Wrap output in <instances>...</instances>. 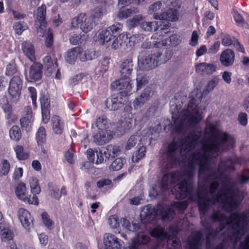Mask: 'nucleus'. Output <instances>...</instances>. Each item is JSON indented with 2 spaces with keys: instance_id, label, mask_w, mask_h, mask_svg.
Returning a JSON list of instances; mask_svg holds the SVG:
<instances>
[{
  "instance_id": "f257e3e1",
  "label": "nucleus",
  "mask_w": 249,
  "mask_h": 249,
  "mask_svg": "<svg viewBox=\"0 0 249 249\" xmlns=\"http://www.w3.org/2000/svg\"><path fill=\"white\" fill-rule=\"evenodd\" d=\"M210 219L213 222H219V231H223L228 224H232L236 226L235 232L234 234L236 235H243L245 232L246 226L245 223L247 224V216L244 213H234L227 217L224 213L219 212L213 213L210 216Z\"/></svg>"
},
{
  "instance_id": "f03ea898",
  "label": "nucleus",
  "mask_w": 249,
  "mask_h": 249,
  "mask_svg": "<svg viewBox=\"0 0 249 249\" xmlns=\"http://www.w3.org/2000/svg\"><path fill=\"white\" fill-rule=\"evenodd\" d=\"M200 138V132L196 133L191 131L183 139H178V140L173 139L167 146L165 153L167 159L171 161H176L178 150H183L185 151L195 147L198 143Z\"/></svg>"
},
{
  "instance_id": "7ed1b4c3",
  "label": "nucleus",
  "mask_w": 249,
  "mask_h": 249,
  "mask_svg": "<svg viewBox=\"0 0 249 249\" xmlns=\"http://www.w3.org/2000/svg\"><path fill=\"white\" fill-rule=\"evenodd\" d=\"M209 129L211 136L207 144L204 146V151L218 153L226 143H234L233 138L226 132H220L214 124H210Z\"/></svg>"
},
{
  "instance_id": "20e7f679",
  "label": "nucleus",
  "mask_w": 249,
  "mask_h": 249,
  "mask_svg": "<svg viewBox=\"0 0 249 249\" xmlns=\"http://www.w3.org/2000/svg\"><path fill=\"white\" fill-rule=\"evenodd\" d=\"M216 197L221 200L222 209L228 211L233 210L242 201L238 191H235L233 185L229 184L226 185L221 191H219Z\"/></svg>"
},
{
  "instance_id": "39448f33",
  "label": "nucleus",
  "mask_w": 249,
  "mask_h": 249,
  "mask_svg": "<svg viewBox=\"0 0 249 249\" xmlns=\"http://www.w3.org/2000/svg\"><path fill=\"white\" fill-rule=\"evenodd\" d=\"M183 175L187 178H184L177 184L178 190L175 192L176 198L178 200L185 199L189 196H191L194 189L192 182L194 171L192 169L186 170L184 171Z\"/></svg>"
},
{
  "instance_id": "423d86ee",
  "label": "nucleus",
  "mask_w": 249,
  "mask_h": 249,
  "mask_svg": "<svg viewBox=\"0 0 249 249\" xmlns=\"http://www.w3.org/2000/svg\"><path fill=\"white\" fill-rule=\"evenodd\" d=\"M123 25L119 22H116L112 26L102 31L99 34V38L103 44L110 42L112 49H116L119 47L118 37L122 31Z\"/></svg>"
},
{
  "instance_id": "0eeeda50",
  "label": "nucleus",
  "mask_w": 249,
  "mask_h": 249,
  "mask_svg": "<svg viewBox=\"0 0 249 249\" xmlns=\"http://www.w3.org/2000/svg\"><path fill=\"white\" fill-rule=\"evenodd\" d=\"M162 55L160 50L153 53L143 55L142 53L138 56V65L143 71H149L155 68L159 65L160 58Z\"/></svg>"
},
{
  "instance_id": "6e6552de",
  "label": "nucleus",
  "mask_w": 249,
  "mask_h": 249,
  "mask_svg": "<svg viewBox=\"0 0 249 249\" xmlns=\"http://www.w3.org/2000/svg\"><path fill=\"white\" fill-rule=\"evenodd\" d=\"M96 160L95 163L99 164L106 162L111 158H114L121 153V149L119 146L117 145L109 144L106 147L98 148L96 150Z\"/></svg>"
},
{
  "instance_id": "1a4fd4ad",
  "label": "nucleus",
  "mask_w": 249,
  "mask_h": 249,
  "mask_svg": "<svg viewBox=\"0 0 249 249\" xmlns=\"http://www.w3.org/2000/svg\"><path fill=\"white\" fill-rule=\"evenodd\" d=\"M23 87L22 76L15 75L10 80L8 92L11 101L17 103L19 100Z\"/></svg>"
},
{
  "instance_id": "9d476101",
  "label": "nucleus",
  "mask_w": 249,
  "mask_h": 249,
  "mask_svg": "<svg viewBox=\"0 0 249 249\" xmlns=\"http://www.w3.org/2000/svg\"><path fill=\"white\" fill-rule=\"evenodd\" d=\"M96 21L91 17H87L84 13H80L73 18L71 22V26L74 28L80 27L84 33L90 31L95 26Z\"/></svg>"
},
{
  "instance_id": "9b49d317",
  "label": "nucleus",
  "mask_w": 249,
  "mask_h": 249,
  "mask_svg": "<svg viewBox=\"0 0 249 249\" xmlns=\"http://www.w3.org/2000/svg\"><path fill=\"white\" fill-rule=\"evenodd\" d=\"M15 194L17 197L26 204L38 205L39 204L37 196L31 197V195H27L26 184L23 182L18 183L15 188Z\"/></svg>"
},
{
  "instance_id": "f8f14e48",
  "label": "nucleus",
  "mask_w": 249,
  "mask_h": 249,
  "mask_svg": "<svg viewBox=\"0 0 249 249\" xmlns=\"http://www.w3.org/2000/svg\"><path fill=\"white\" fill-rule=\"evenodd\" d=\"M130 81L127 80L120 79L118 80L113 81L111 84V88L112 89L117 90H122L120 91L116 95L122 97L124 99L126 98V97L130 94L132 90V86ZM120 98V97H119Z\"/></svg>"
},
{
  "instance_id": "ddd939ff",
  "label": "nucleus",
  "mask_w": 249,
  "mask_h": 249,
  "mask_svg": "<svg viewBox=\"0 0 249 249\" xmlns=\"http://www.w3.org/2000/svg\"><path fill=\"white\" fill-rule=\"evenodd\" d=\"M78 58L83 62L90 59L89 55L86 52H83L82 48L79 46L68 51L65 56L66 61L71 64H74Z\"/></svg>"
},
{
  "instance_id": "4468645a",
  "label": "nucleus",
  "mask_w": 249,
  "mask_h": 249,
  "mask_svg": "<svg viewBox=\"0 0 249 249\" xmlns=\"http://www.w3.org/2000/svg\"><path fill=\"white\" fill-rule=\"evenodd\" d=\"M46 7L45 4H42L38 7L36 13L35 14L36 19L35 26L37 28V32H41L43 35L45 34L47 22L46 20Z\"/></svg>"
},
{
  "instance_id": "2eb2a0df",
  "label": "nucleus",
  "mask_w": 249,
  "mask_h": 249,
  "mask_svg": "<svg viewBox=\"0 0 249 249\" xmlns=\"http://www.w3.org/2000/svg\"><path fill=\"white\" fill-rule=\"evenodd\" d=\"M202 193L198 191L197 193V206L199 214L203 216L205 215L208 212L210 208V205L211 202L213 204L218 200L215 197L212 198H207L203 197Z\"/></svg>"
},
{
  "instance_id": "dca6fc26",
  "label": "nucleus",
  "mask_w": 249,
  "mask_h": 249,
  "mask_svg": "<svg viewBox=\"0 0 249 249\" xmlns=\"http://www.w3.org/2000/svg\"><path fill=\"white\" fill-rule=\"evenodd\" d=\"M191 98L189 101L187 106L185 108L181 110L180 113V119L182 121H185L191 116L192 112L194 111L197 108L198 105H196L197 100V94L192 92L190 95Z\"/></svg>"
},
{
  "instance_id": "f3484780",
  "label": "nucleus",
  "mask_w": 249,
  "mask_h": 249,
  "mask_svg": "<svg viewBox=\"0 0 249 249\" xmlns=\"http://www.w3.org/2000/svg\"><path fill=\"white\" fill-rule=\"evenodd\" d=\"M0 106L5 114V118L8 124H14L18 120L17 116L13 113L12 106L9 103L7 98L3 96L0 99Z\"/></svg>"
},
{
  "instance_id": "a211bd4d",
  "label": "nucleus",
  "mask_w": 249,
  "mask_h": 249,
  "mask_svg": "<svg viewBox=\"0 0 249 249\" xmlns=\"http://www.w3.org/2000/svg\"><path fill=\"white\" fill-rule=\"evenodd\" d=\"M113 132L111 130H98L92 135L93 141L97 145H103L113 138Z\"/></svg>"
},
{
  "instance_id": "6ab92c4d",
  "label": "nucleus",
  "mask_w": 249,
  "mask_h": 249,
  "mask_svg": "<svg viewBox=\"0 0 249 249\" xmlns=\"http://www.w3.org/2000/svg\"><path fill=\"white\" fill-rule=\"evenodd\" d=\"M104 243L106 249H122L124 244V242L121 239L111 233L106 234Z\"/></svg>"
},
{
  "instance_id": "aec40b11",
  "label": "nucleus",
  "mask_w": 249,
  "mask_h": 249,
  "mask_svg": "<svg viewBox=\"0 0 249 249\" xmlns=\"http://www.w3.org/2000/svg\"><path fill=\"white\" fill-rule=\"evenodd\" d=\"M18 214L22 226L29 231L33 225V218L30 213L27 210L21 208L18 210Z\"/></svg>"
},
{
  "instance_id": "412c9836",
  "label": "nucleus",
  "mask_w": 249,
  "mask_h": 249,
  "mask_svg": "<svg viewBox=\"0 0 249 249\" xmlns=\"http://www.w3.org/2000/svg\"><path fill=\"white\" fill-rule=\"evenodd\" d=\"M24 115L20 120L21 127L26 131H30L32 128L33 111L31 107H25L24 109Z\"/></svg>"
},
{
  "instance_id": "4be33fe9",
  "label": "nucleus",
  "mask_w": 249,
  "mask_h": 249,
  "mask_svg": "<svg viewBox=\"0 0 249 249\" xmlns=\"http://www.w3.org/2000/svg\"><path fill=\"white\" fill-rule=\"evenodd\" d=\"M133 70V62L132 58L124 59L120 66L121 78L130 81V76Z\"/></svg>"
},
{
  "instance_id": "5701e85b",
  "label": "nucleus",
  "mask_w": 249,
  "mask_h": 249,
  "mask_svg": "<svg viewBox=\"0 0 249 249\" xmlns=\"http://www.w3.org/2000/svg\"><path fill=\"white\" fill-rule=\"evenodd\" d=\"M154 91L152 88L149 87L144 89L140 96L136 98L133 102V106L135 108L141 107L144 103L149 100L154 94Z\"/></svg>"
},
{
  "instance_id": "b1692460",
  "label": "nucleus",
  "mask_w": 249,
  "mask_h": 249,
  "mask_svg": "<svg viewBox=\"0 0 249 249\" xmlns=\"http://www.w3.org/2000/svg\"><path fill=\"white\" fill-rule=\"evenodd\" d=\"M208 156L205 153L201 154L200 153L194 154L192 155V160H198L199 165V174H204L207 171L210 170V167L207 162Z\"/></svg>"
},
{
  "instance_id": "393cba45",
  "label": "nucleus",
  "mask_w": 249,
  "mask_h": 249,
  "mask_svg": "<svg viewBox=\"0 0 249 249\" xmlns=\"http://www.w3.org/2000/svg\"><path fill=\"white\" fill-rule=\"evenodd\" d=\"M119 96L114 94L111 96V98H107L106 101L107 107L110 110H116L121 107L126 102L125 99L120 97Z\"/></svg>"
},
{
  "instance_id": "a878e982",
  "label": "nucleus",
  "mask_w": 249,
  "mask_h": 249,
  "mask_svg": "<svg viewBox=\"0 0 249 249\" xmlns=\"http://www.w3.org/2000/svg\"><path fill=\"white\" fill-rule=\"evenodd\" d=\"M235 54L233 50L226 49L222 52L220 56L221 64L225 67L232 66L234 62Z\"/></svg>"
},
{
  "instance_id": "bb28decb",
  "label": "nucleus",
  "mask_w": 249,
  "mask_h": 249,
  "mask_svg": "<svg viewBox=\"0 0 249 249\" xmlns=\"http://www.w3.org/2000/svg\"><path fill=\"white\" fill-rule=\"evenodd\" d=\"M160 39H161V40L159 41H156L153 42L155 47L160 48L161 47L166 46L168 43V40H169L170 42L169 45L171 46H176L181 42V40L178 38V36L177 34L172 35L170 36L169 38H160Z\"/></svg>"
},
{
  "instance_id": "cd10ccee",
  "label": "nucleus",
  "mask_w": 249,
  "mask_h": 249,
  "mask_svg": "<svg viewBox=\"0 0 249 249\" xmlns=\"http://www.w3.org/2000/svg\"><path fill=\"white\" fill-rule=\"evenodd\" d=\"M43 65L40 63H34L30 67L29 78L30 82H37L41 79Z\"/></svg>"
},
{
  "instance_id": "c85d7f7f",
  "label": "nucleus",
  "mask_w": 249,
  "mask_h": 249,
  "mask_svg": "<svg viewBox=\"0 0 249 249\" xmlns=\"http://www.w3.org/2000/svg\"><path fill=\"white\" fill-rule=\"evenodd\" d=\"M160 20L157 21L158 24L157 25L156 28H154V31H158V32L154 35V37H158V39H159L160 36L161 38L164 37V36L163 35V33L167 34L168 32L167 30L171 26V23L169 22V21L164 18V19H159Z\"/></svg>"
},
{
  "instance_id": "c756f323",
  "label": "nucleus",
  "mask_w": 249,
  "mask_h": 249,
  "mask_svg": "<svg viewBox=\"0 0 249 249\" xmlns=\"http://www.w3.org/2000/svg\"><path fill=\"white\" fill-rule=\"evenodd\" d=\"M110 0H100V5L93 9L90 17L92 18V19L96 22L104 14L106 13L107 3L108 1Z\"/></svg>"
},
{
  "instance_id": "7c9ffc66",
  "label": "nucleus",
  "mask_w": 249,
  "mask_h": 249,
  "mask_svg": "<svg viewBox=\"0 0 249 249\" xmlns=\"http://www.w3.org/2000/svg\"><path fill=\"white\" fill-rule=\"evenodd\" d=\"M203 234L200 231H196L194 234L189 237L188 240L189 249H199L201 246V240Z\"/></svg>"
},
{
  "instance_id": "2f4dec72",
  "label": "nucleus",
  "mask_w": 249,
  "mask_h": 249,
  "mask_svg": "<svg viewBox=\"0 0 249 249\" xmlns=\"http://www.w3.org/2000/svg\"><path fill=\"white\" fill-rule=\"evenodd\" d=\"M196 71L200 74H211L216 71L213 64L202 62L195 65Z\"/></svg>"
},
{
  "instance_id": "473e14b6",
  "label": "nucleus",
  "mask_w": 249,
  "mask_h": 249,
  "mask_svg": "<svg viewBox=\"0 0 249 249\" xmlns=\"http://www.w3.org/2000/svg\"><path fill=\"white\" fill-rule=\"evenodd\" d=\"M46 130L44 127L40 126L36 134V140L38 146L40 147L41 150L42 152H45L44 146L46 142Z\"/></svg>"
},
{
  "instance_id": "72a5a7b5",
  "label": "nucleus",
  "mask_w": 249,
  "mask_h": 249,
  "mask_svg": "<svg viewBox=\"0 0 249 249\" xmlns=\"http://www.w3.org/2000/svg\"><path fill=\"white\" fill-rule=\"evenodd\" d=\"M21 48L24 54L32 62L36 60L35 51L34 45L29 41H24L21 44Z\"/></svg>"
},
{
  "instance_id": "f704fd0d",
  "label": "nucleus",
  "mask_w": 249,
  "mask_h": 249,
  "mask_svg": "<svg viewBox=\"0 0 249 249\" xmlns=\"http://www.w3.org/2000/svg\"><path fill=\"white\" fill-rule=\"evenodd\" d=\"M164 18L168 21H176L178 18V12L177 10L170 8L166 13H162L160 15L156 14L154 17L155 19H164Z\"/></svg>"
},
{
  "instance_id": "c9c22d12",
  "label": "nucleus",
  "mask_w": 249,
  "mask_h": 249,
  "mask_svg": "<svg viewBox=\"0 0 249 249\" xmlns=\"http://www.w3.org/2000/svg\"><path fill=\"white\" fill-rule=\"evenodd\" d=\"M151 237L163 241L169 237L168 233L165 231L164 227L158 225L150 231Z\"/></svg>"
},
{
  "instance_id": "e433bc0d",
  "label": "nucleus",
  "mask_w": 249,
  "mask_h": 249,
  "mask_svg": "<svg viewBox=\"0 0 249 249\" xmlns=\"http://www.w3.org/2000/svg\"><path fill=\"white\" fill-rule=\"evenodd\" d=\"M0 234L3 242L12 241L14 237L13 230L6 224L0 226Z\"/></svg>"
},
{
  "instance_id": "4c0bfd02",
  "label": "nucleus",
  "mask_w": 249,
  "mask_h": 249,
  "mask_svg": "<svg viewBox=\"0 0 249 249\" xmlns=\"http://www.w3.org/2000/svg\"><path fill=\"white\" fill-rule=\"evenodd\" d=\"M5 75L8 77L15 75L21 76L20 71L14 60L9 62L6 66Z\"/></svg>"
},
{
  "instance_id": "58836bf2",
  "label": "nucleus",
  "mask_w": 249,
  "mask_h": 249,
  "mask_svg": "<svg viewBox=\"0 0 249 249\" xmlns=\"http://www.w3.org/2000/svg\"><path fill=\"white\" fill-rule=\"evenodd\" d=\"M219 78L214 76L211 80L209 81L208 84L203 89V93L200 94L199 96L197 97L198 101H201V100L203 97V96L207 95L208 93L212 91L213 89L217 86L219 82Z\"/></svg>"
},
{
  "instance_id": "ea45409f",
  "label": "nucleus",
  "mask_w": 249,
  "mask_h": 249,
  "mask_svg": "<svg viewBox=\"0 0 249 249\" xmlns=\"http://www.w3.org/2000/svg\"><path fill=\"white\" fill-rule=\"evenodd\" d=\"M95 125L98 130H110V123L106 115H101L97 118Z\"/></svg>"
},
{
  "instance_id": "a19ab883",
  "label": "nucleus",
  "mask_w": 249,
  "mask_h": 249,
  "mask_svg": "<svg viewBox=\"0 0 249 249\" xmlns=\"http://www.w3.org/2000/svg\"><path fill=\"white\" fill-rule=\"evenodd\" d=\"M52 128L55 134L61 135L64 129V123L59 116H53L52 118Z\"/></svg>"
},
{
  "instance_id": "79ce46f5",
  "label": "nucleus",
  "mask_w": 249,
  "mask_h": 249,
  "mask_svg": "<svg viewBox=\"0 0 249 249\" xmlns=\"http://www.w3.org/2000/svg\"><path fill=\"white\" fill-rule=\"evenodd\" d=\"M43 63L45 70L49 74L52 73L55 69L58 67L57 60L54 62L50 55H47L44 58Z\"/></svg>"
},
{
  "instance_id": "37998d69",
  "label": "nucleus",
  "mask_w": 249,
  "mask_h": 249,
  "mask_svg": "<svg viewBox=\"0 0 249 249\" xmlns=\"http://www.w3.org/2000/svg\"><path fill=\"white\" fill-rule=\"evenodd\" d=\"M173 213V210L170 208L165 209L162 205H158V217L163 221L169 220L171 218V214Z\"/></svg>"
},
{
  "instance_id": "c03bdc74",
  "label": "nucleus",
  "mask_w": 249,
  "mask_h": 249,
  "mask_svg": "<svg viewBox=\"0 0 249 249\" xmlns=\"http://www.w3.org/2000/svg\"><path fill=\"white\" fill-rule=\"evenodd\" d=\"M178 173V171H176L171 173V175L170 174H166L164 175L161 178V180L160 184V189L163 190H166L168 189V183L170 177L173 179H178L179 177L177 175V174Z\"/></svg>"
},
{
  "instance_id": "a18cd8bd",
  "label": "nucleus",
  "mask_w": 249,
  "mask_h": 249,
  "mask_svg": "<svg viewBox=\"0 0 249 249\" xmlns=\"http://www.w3.org/2000/svg\"><path fill=\"white\" fill-rule=\"evenodd\" d=\"M132 113L124 114L123 119L122 120L121 126L124 132H127L132 126Z\"/></svg>"
},
{
  "instance_id": "49530a36",
  "label": "nucleus",
  "mask_w": 249,
  "mask_h": 249,
  "mask_svg": "<svg viewBox=\"0 0 249 249\" xmlns=\"http://www.w3.org/2000/svg\"><path fill=\"white\" fill-rule=\"evenodd\" d=\"M121 223L124 228L130 231L136 232L140 229L139 224H131L130 221L125 218L121 219Z\"/></svg>"
},
{
  "instance_id": "de8ad7c7",
  "label": "nucleus",
  "mask_w": 249,
  "mask_h": 249,
  "mask_svg": "<svg viewBox=\"0 0 249 249\" xmlns=\"http://www.w3.org/2000/svg\"><path fill=\"white\" fill-rule=\"evenodd\" d=\"M126 163L124 158H117L111 163L109 168L111 171H119L121 169Z\"/></svg>"
},
{
  "instance_id": "09e8293b",
  "label": "nucleus",
  "mask_w": 249,
  "mask_h": 249,
  "mask_svg": "<svg viewBox=\"0 0 249 249\" xmlns=\"http://www.w3.org/2000/svg\"><path fill=\"white\" fill-rule=\"evenodd\" d=\"M16 154L17 158L19 160H24L28 159L29 155L24 151V147L22 145H17L14 148Z\"/></svg>"
},
{
  "instance_id": "8fccbe9b",
  "label": "nucleus",
  "mask_w": 249,
  "mask_h": 249,
  "mask_svg": "<svg viewBox=\"0 0 249 249\" xmlns=\"http://www.w3.org/2000/svg\"><path fill=\"white\" fill-rule=\"evenodd\" d=\"M145 216L150 221H154L158 217V206L157 207L147 206Z\"/></svg>"
},
{
  "instance_id": "3c124183",
  "label": "nucleus",
  "mask_w": 249,
  "mask_h": 249,
  "mask_svg": "<svg viewBox=\"0 0 249 249\" xmlns=\"http://www.w3.org/2000/svg\"><path fill=\"white\" fill-rule=\"evenodd\" d=\"M10 138L16 142H18L21 138L22 134L21 130L18 125L13 126L9 131Z\"/></svg>"
},
{
  "instance_id": "603ef678",
  "label": "nucleus",
  "mask_w": 249,
  "mask_h": 249,
  "mask_svg": "<svg viewBox=\"0 0 249 249\" xmlns=\"http://www.w3.org/2000/svg\"><path fill=\"white\" fill-rule=\"evenodd\" d=\"M146 153V147L144 146H140V148L135 151L132 155V160L133 162H138L139 160L144 157Z\"/></svg>"
},
{
  "instance_id": "864d4df0",
  "label": "nucleus",
  "mask_w": 249,
  "mask_h": 249,
  "mask_svg": "<svg viewBox=\"0 0 249 249\" xmlns=\"http://www.w3.org/2000/svg\"><path fill=\"white\" fill-rule=\"evenodd\" d=\"M31 191L33 194L32 197L37 196L36 195L40 194L41 188L39 186L38 180L36 178H33L30 182Z\"/></svg>"
},
{
  "instance_id": "5fc2aeb1",
  "label": "nucleus",
  "mask_w": 249,
  "mask_h": 249,
  "mask_svg": "<svg viewBox=\"0 0 249 249\" xmlns=\"http://www.w3.org/2000/svg\"><path fill=\"white\" fill-rule=\"evenodd\" d=\"M161 6L162 2L161 1H157L155 2L149 6L148 13L149 14H153L154 18L156 14H158V15L162 14V13H160Z\"/></svg>"
},
{
  "instance_id": "6e6d98bb",
  "label": "nucleus",
  "mask_w": 249,
  "mask_h": 249,
  "mask_svg": "<svg viewBox=\"0 0 249 249\" xmlns=\"http://www.w3.org/2000/svg\"><path fill=\"white\" fill-rule=\"evenodd\" d=\"M233 18L237 26L240 27H243L244 25L246 24L247 25V29H249V24L245 21L242 16L238 12H234Z\"/></svg>"
},
{
  "instance_id": "4d7b16f0",
  "label": "nucleus",
  "mask_w": 249,
  "mask_h": 249,
  "mask_svg": "<svg viewBox=\"0 0 249 249\" xmlns=\"http://www.w3.org/2000/svg\"><path fill=\"white\" fill-rule=\"evenodd\" d=\"M195 115H191L187 120V123L190 125L198 124L202 119L201 115L199 113L197 107L194 111Z\"/></svg>"
},
{
  "instance_id": "13d9d810",
  "label": "nucleus",
  "mask_w": 249,
  "mask_h": 249,
  "mask_svg": "<svg viewBox=\"0 0 249 249\" xmlns=\"http://www.w3.org/2000/svg\"><path fill=\"white\" fill-rule=\"evenodd\" d=\"M13 29L15 32L18 35H21L22 33L28 28L27 24L24 22H16L14 23Z\"/></svg>"
},
{
  "instance_id": "bf43d9fd",
  "label": "nucleus",
  "mask_w": 249,
  "mask_h": 249,
  "mask_svg": "<svg viewBox=\"0 0 249 249\" xmlns=\"http://www.w3.org/2000/svg\"><path fill=\"white\" fill-rule=\"evenodd\" d=\"M134 13H135L134 10L121 7L118 14V17L121 19L126 18Z\"/></svg>"
},
{
  "instance_id": "052dcab7",
  "label": "nucleus",
  "mask_w": 249,
  "mask_h": 249,
  "mask_svg": "<svg viewBox=\"0 0 249 249\" xmlns=\"http://www.w3.org/2000/svg\"><path fill=\"white\" fill-rule=\"evenodd\" d=\"M10 169V164L7 160L3 159L0 166V174L1 176H6L8 174Z\"/></svg>"
},
{
  "instance_id": "680f3d73",
  "label": "nucleus",
  "mask_w": 249,
  "mask_h": 249,
  "mask_svg": "<svg viewBox=\"0 0 249 249\" xmlns=\"http://www.w3.org/2000/svg\"><path fill=\"white\" fill-rule=\"evenodd\" d=\"M42 221L45 226L50 230L52 229L53 225V220L50 218L49 215L47 212H43L41 214Z\"/></svg>"
},
{
  "instance_id": "e2e57ef3",
  "label": "nucleus",
  "mask_w": 249,
  "mask_h": 249,
  "mask_svg": "<svg viewBox=\"0 0 249 249\" xmlns=\"http://www.w3.org/2000/svg\"><path fill=\"white\" fill-rule=\"evenodd\" d=\"M41 108H50V98L48 95L41 94L39 98Z\"/></svg>"
},
{
  "instance_id": "0e129e2a",
  "label": "nucleus",
  "mask_w": 249,
  "mask_h": 249,
  "mask_svg": "<svg viewBox=\"0 0 249 249\" xmlns=\"http://www.w3.org/2000/svg\"><path fill=\"white\" fill-rule=\"evenodd\" d=\"M158 23L155 22H144L141 24V27L145 31L152 32L154 31V28H156Z\"/></svg>"
},
{
  "instance_id": "69168bd1",
  "label": "nucleus",
  "mask_w": 249,
  "mask_h": 249,
  "mask_svg": "<svg viewBox=\"0 0 249 249\" xmlns=\"http://www.w3.org/2000/svg\"><path fill=\"white\" fill-rule=\"evenodd\" d=\"M150 238L146 235L139 236L137 238L135 239L133 241L139 247L142 245H146L149 242Z\"/></svg>"
},
{
  "instance_id": "338daca9",
  "label": "nucleus",
  "mask_w": 249,
  "mask_h": 249,
  "mask_svg": "<svg viewBox=\"0 0 249 249\" xmlns=\"http://www.w3.org/2000/svg\"><path fill=\"white\" fill-rule=\"evenodd\" d=\"M29 91L31 95V98L32 101V104L34 108H36L37 103H36V98H37V91L33 87H29L28 88Z\"/></svg>"
},
{
  "instance_id": "774afa93",
  "label": "nucleus",
  "mask_w": 249,
  "mask_h": 249,
  "mask_svg": "<svg viewBox=\"0 0 249 249\" xmlns=\"http://www.w3.org/2000/svg\"><path fill=\"white\" fill-rule=\"evenodd\" d=\"M142 19V16L140 15H137L134 16L132 19H129L128 23L130 27H135L140 24Z\"/></svg>"
}]
</instances>
